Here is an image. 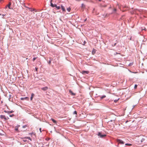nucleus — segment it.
<instances>
[{
    "label": "nucleus",
    "mask_w": 147,
    "mask_h": 147,
    "mask_svg": "<svg viewBox=\"0 0 147 147\" xmlns=\"http://www.w3.org/2000/svg\"><path fill=\"white\" fill-rule=\"evenodd\" d=\"M74 114H75L76 115H77V112L76 111H75L74 113Z\"/></svg>",
    "instance_id": "nucleus-25"
},
{
    "label": "nucleus",
    "mask_w": 147,
    "mask_h": 147,
    "mask_svg": "<svg viewBox=\"0 0 147 147\" xmlns=\"http://www.w3.org/2000/svg\"><path fill=\"white\" fill-rule=\"evenodd\" d=\"M114 11H116V9H114Z\"/></svg>",
    "instance_id": "nucleus-32"
},
{
    "label": "nucleus",
    "mask_w": 147,
    "mask_h": 147,
    "mask_svg": "<svg viewBox=\"0 0 147 147\" xmlns=\"http://www.w3.org/2000/svg\"><path fill=\"white\" fill-rule=\"evenodd\" d=\"M106 97V96L105 95H104L102 96H101L100 97V98L101 99H102Z\"/></svg>",
    "instance_id": "nucleus-13"
},
{
    "label": "nucleus",
    "mask_w": 147,
    "mask_h": 147,
    "mask_svg": "<svg viewBox=\"0 0 147 147\" xmlns=\"http://www.w3.org/2000/svg\"><path fill=\"white\" fill-rule=\"evenodd\" d=\"M82 7L83 8H85V5L83 3L82 4Z\"/></svg>",
    "instance_id": "nucleus-21"
},
{
    "label": "nucleus",
    "mask_w": 147,
    "mask_h": 147,
    "mask_svg": "<svg viewBox=\"0 0 147 147\" xmlns=\"http://www.w3.org/2000/svg\"><path fill=\"white\" fill-rule=\"evenodd\" d=\"M137 85H136V84H135V86H134V88L135 89H136L137 88Z\"/></svg>",
    "instance_id": "nucleus-24"
},
{
    "label": "nucleus",
    "mask_w": 147,
    "mask_h": 147,
    "mask_svg": "<svg viewBox=\"0 0 147 147\" xmlns=\"http://www.w3.org/2000/svg\"><path fill=\"white\" fill-rule=\"evenodd\" d=\"M125 146H131V145H131V144H125Z\"/></svg>",
    "instance_id": "nucleus-20"
},
{
    "label": "nucleus",
    "mask_w": 147,
    "mask_h": 147,
    "mask_svg": "<svg viewBox=\"0 0 147 147\" xmlns=\"http://www.w3.org/2000/svg\"><path fill=\"white\" fill-rule=\"evenodd\" d=\"M35 69H36V71H37V69H38V68L36 67L35 68Z\"/></svg>",
    "instance_id": "nucleus-30"
},
{
    "label": "nucleus",
    "mask_w": 147,
    "mask_h": 147,
    "mask_svg": "<svg viewBox=\"0 0 147 147\" xmlns=\"http://www.w3.org/2000/svg\"><path fill=\"white\" fill-rule=\"evenodd\" d=\"M51 120L53 121V123H56V122H57L55 120H54V119H51Z\"/></svg>",
    "instance_id": "nucleus-15"
},
{
    "label": "nucleus",
    "mask_w": 147,
    "mask_h": 147,
    "mask_svg": "<svg viewBox=\"0 0 147 147\" xmlns=\"http://www.w3.org/2000/svg\"><path fill=\"white\" fill-rule=\"evenodd\" d=\"M28 127V125H23V126H22V127H23V128H26V127Z\"/></svg>",
    "instance_id": "nucleus-18"
},
{
    "label": "nucleus",
    "mask_w": 147,
    "mask_h": 147,
    "mask_svg": "<svg viewBox=\"0 0 147 147\" xmlns=\"http://www.w3.org/2000/svg\"><path fill=\"white\" fill-rule=\"evenodd\" d=\"M39 130L40 131V132H42V131H41V128H40Z\"/></svg>",
    "instance_id": "nucleus-28"
},
{
    "label": "nucleus",
    "mask_w": 147,
    "mask_h": 147,
    "mask_svg": "<svg viewBox=\"0 0 147 147\" xmlns=\"http://www.w3.org/2000/svg\"><path fill=\"white\" fill-rule=\"evenodd\" d=\"M98 135L99 136V137L100 138H103L105 137L106 135L105 134H102L100 132H99L98 134Z\"/></svg>",
    "instance_id": "nucleus-1"
},
{
    "label": "nucleus",
    "mask_w": 147,
    "mask_h": 147,
    "mask_svg": "<svg viewBox=\"0 0 147 147\" xmlns=\"http://www.w3.org/2000/svg\"><path fill=\"white\" fill-rule=\"evenodd\" d=\"M46 140H47V138L46 139Z\"/></svg>",
    "instance_id": "nucleus-38"
},
{
    "label": "nucleus",
    "mask_w": 147,
    "mask_h": 147,
    "mask_svg": "<svg viewBox=\"0 0 147 147\" xmlns=\"http://www.w3.org/2000/svg\"><path fill=\"white\" fill-rule=\"evenodd\" d=\"M11 5V2L9 3V4L8 5H7V6H6V7H7V6L9 9H10V6Z\"/></svg>",
    "instance_id": "nucleus-8"
},
{
    "label": "nucleus",
    "mask_w": 147,
    "mask_h": 147,
    "mask_svg": "<svg viewBox=\"0 0 147 147\" xmlns=\"http://www.w3.org/2000/svg\"><path fill=\"white\" fill-rule=\"evenodd\" d=\"M114 102H116V101H115V100H114Z\"/></svg>",
    "instance_id": "nucleus-37"
},
{
    "label": "nucleus",
    "mask_w": 147,
    "mask_h": 147,
    "mask_svg": "<svg viewBox=\"0 0 147 147\" xmlns=\"http://www.w3.org/2000/svg\"><path fill=\"white\" fill-rule=\"evenodd\" d=\"M69 92H70V93L72 95H75V94L74 93H73L70 90Z\"/></svg>",
    "instance_id": "nucleus-16"
},
{
    "label": "nucleus",
    "mask_w": 147,
    "mask_h": 147,
    "mask_svg": "<svg viewBox=\"0 0 147 147\" xmlns=\"http://www.w3.org/2000/svg\"><path fill=\"white\" fill-rule=\"evenodd\" d=\"M36 59V57H34V58L33 59V61H35V60Z\"/></svg>",
    "instance_id": "nucleus-26"
},
{
    "label": "nucleus",
    "mask_w": 147,
    "mask_h": 147,
    "mask_svg": "<svg viewBox=\"0 0 147 147\" xmlns=\"http://www.w3.org/2000/svg\"><path fill=\"white\" fill-rule=\"evenodd\" d=\"M48 87L46 86L45 87H44L43 88H41V89L44 90V91H46L48 89Z\"/></svg>",
    "instance_id": "nucleus-5"
},
{
    "label": "nucleus",
    "mask_w": 147,
    "mask_h": 147,
    "mask_svg": "<svg viewBox=\"0 0 147 147\" xmlns=\"http://www.w3.org/2000/svg\"><path fill=\"white\" fill-rule=\"evenodd\" d=\"M99 0V1H100V0Z\"/></svg>",
    "instance_id": "nucleus-41"
},
{
    "label": "nucleus",
    "mask_w": 147,
    "mask_h": 147,
    "mask_svg": "<svg viewBox=\"0 0 147 147\" xmlns=\"http://www.w3.org/2000/svg\"><path fill=\"white\" fill-rule=\"evenodd\" d=\"M117 5L119 7V5L118 4H117Z\"/></svg>",
    "instance_id": "nucleus-33"
},
{
    "label": "nucleus",
    "mask_w": 147,
    "mask_h": 147,
    "mask_svg": "<svg viewBox=\"0 0 147 147\" xmlns=\"http://www.w3.org/2000/svg\"><path fill=\"white\" fill-rule=\"evenodd\" d=\"M32 133H30V134H31V135H32Z\"/></svg>",
    "instance_id": "nucleus-36"
},
{
    "label": "nucleus",
    "mask_w": 147,
    "mask_h": 147,
    "mask_svg": "<svg viewBox=\"0 0 147 147\" xmlns=\"http://www.w3.org/2000/svg\"><path fill=\"white\" fill-rule=\"evenodd\" d=\"M15 130L16 131H18V128L17 127H15Z\"/></svg>",
    "instance_id": "nucleus-23"
},
{
    "label": "nucleus",
    "mask_w": 147,
    "mask_h": 147,
    "mask_svg": "<svg viewBox=\"0 0 147 147\" xmlns=\"http://www.w3.org/2000/svg\"><path fill=\"white\" fill-rule=\"evenodd\" d=\"M0 118L1 119H4L5 120H6L7 119V118L5 117V115H1L0 116Z\"/></svg>",
    "instance_id": "nucleus-6"
},
{
    "label": "nucleus",
    "mask_w": 147,
    "mask_h": 147,
    "mask_svg": "<svg viewBox=\"0 0 147 147\" xmlns=\"http://www.w3.org/2000/svg\"><path fill=\"white\" fill-rule=\"evenodd\" d=\"M30 11H32V10H30Z\"/></svg>",
    "instance_id": "nucleus-39"
},
{
    "label": "nucleus",
    "mask_w": 147,
    "mask_h": 147,
    "mask_svg": "<svg viewBox=\"0 0 147 147\" xmlns=\"http://www.w3.org/2000/svg\"><path fill=\"white\" fill-rule=\"evenodd\" d=\"M24 138H22V139H23V141L24 142H27V140H25V139H24Z\"/></svg>",
    "instance_id": "nucleus-19"
},
{
    "label": "nucleus",
    "mask_w": 147,
    "mask_h": 147,
    "mask_svg": "<svg viewBox=\"0 0 147 147\" xmlns=\"http://www.w3.org/2000/svg\"><path fill=\"white\" fill-rule=\"evenodd\" d=\"M55 7L58 9H59L61 8L60 6H58L57 5H56V6Z\"/></svg>",
    "instance_id": "nucleus-17"
},
{
    "label": "nucleus",
    "mask_w": 147,
    "mask_h": 147,
    "mask_svg": "<svg viewBox=\"0 0 147 147\" xmlns=\"http://www.w3.org/2000/svg\"><path fill=\"white\" fill-rule=\"evenodd\" d=\"M96 50L94 49H93L92 51V54L93 55H94V54L95 53Z\"/></svg>",
    "instance_id": "nucleus-12"
},
{
    "label": "nucleus",
    "mask_w": 147,
    "mask_h": 147,
    "mask_svg": "<svg viewBox=\"0 0 147 147\" xmlns=\"http://www.w3.org/2000/svg\"><path fill=\"white\" fill-rule=\"evenodd\" d=\"M116 43H115V44H114V46H115V45H116Z\"/></svg>",
    "instance_id": "nucleus-34"
},
{
    "label": "nucleus",
    "mask_w": 147,
    "mask_h": 147,
    "mask_svg": "<svg viewBox=\"0 0 147 147\" xmlns=\"http://www.w3.org/2000/svg\"><path fill=\"white\" fill-rule=\"evenodd\" d=\"M3 0H0V2L1 3L2 2H3Z\"/></svg>",
    "instance_id": "nucleus-29"
},
{
    "label": "nucleus",
    "mask_w": 147,
    "mask_h": 147,
    "mask_svg": "<svg viewBox=\"0 0 147 147\" xmlns=\"http://www.w3.org/2000/svg\"><path fill=\"white\" fill-rule=\"evenodd\" d=\"M4 112H5V113H8V112H7V111H4ZM9 112L10 113H12V112H11V111H10H10H8V112Z\"/></svg>",
    "instance_id": "nucleus-27"
},
{
    "label": "nucleus",
    "mask_w": 147,
    "mask_h": 147,
    "mask_svg": "<svg viewBox=\"0 0 147 147\" xmlns=\"http://www.w3.org/2000/svg\"><path fill=\"white\" fill-rule=\"evenodd\" d=\"M34 93H32L31 94V96L30 98V100H32V99L33 98V97H34Z\"/></svg>",
    "instance_id": "nucleus-9"
},
{
    "label": "nucleus",
    "mask_w": 147,
    "mask_h": 147,
    "mask_svg": "<svg viewBox=\"0 0 147 147\" xmlns=\"http://www.w3.org/2000/svg\"><path fill=\"white\" fill-rule=\"evenodd\" d=\"M46 145L43 144L42 147H49V143H46Z\"/></svg>",
    "instance_id": "nucleus-3"
},
{
    "label": "nucleus",
    "mask_w": 147,
    "mask_h": 147,
    "mask_svg": "<svg viewBox=\"0 0 147 147\" xmlns=\"http://www.w3.org/2000/svg\"><path fill=\"white\" fill-rule=\"evenodd\" d=\"M52 0H51V2H52ZM56 5H57L56 4H53L51 2V7H55L56 6Z\"/></svg>",
    "instance_id": "nucleus-7"
},
{
    "label": "nucleus",
    "mask_w": 147,
    "mask_h": 147,
    "mask_svg": "<svg viewBox=\"0 0 147 147\" xmlns=\"http://www.w3.org/2000/svg\"><path fill=\"white\" fill-rule=\"evenodd\" d=\"M24 139H28L29 140H30L32 141V139L30 138V137H24Z\"/></svg>",
    "instance_id": "nucleus-11"
},
{
    "label": "nucleus",
    "mask_w": 147,
    "mask_h": 147,
    "mask_svg": "<svg viewBox=\"0 0 147 147\" xmlns=\"http://www.w3.org/2000/svg\"><path fill=\"white\" fill-rule=\"evenodd\" d=\"M26 98L28 99L29 98L28 97H24V98H21V100H24L26 99Z\"/></svg>",
    "instance_id": "nucleus-14"
},
{
    "label": "nucleus",
    "mask_w": 147,
    "mask_h": 147,
    "mask_svg": "<svg viewBox=\"0 0 147 147\" xmlns=\"http://www.w3.org/2000/svg\"><path fill=\"white\" fill-rule=\"evenodd\" d=\"M89 73V71H82V73L83 74H88Z\"/></svg>",
    "instance_id": "nucleus-4"
},
{
    "label": "nucleus",
    "mask_w": 147,
    "mask_h": 147,
    "mask_svg": "<svg viewBox=\"0 0 147 147\" xmlns=\"http://www.w3.org/2000/svg\"><path fill=\"white\" fill-rule=\"evenodd\" d=\"M61 7L62 10L64 11H65V9L64 6L62 5H61Z\"/></svg>",
    "instance_id": "nucleus-10"
},
{
    "label": "nucleus",
    "mask_w": 147,
    "mask_h": 147,
    "mask_svg": "<svg viewBox=\"0 0 147 147\" xmlns=\"http://www.w3.org/2000/svg\"><path fill=\"white\" fill-rule=\"evenodd\" d=\"M86 20V19L84 20V21H85Z\"/></svg>",
    "instance_id": "nucleus-35"
},
{
    "label": "nucleus",
    "mask_w": 147,
    "mask_h": 147,
    "mask_svg": "<svg viewBox=\"0 0 147 147\" xmlns=\"http://www.w3.org/2000/svg\"><path fill=\"white\" fill-rule=\"evenodd\" d=\"M116 140L117 142L119 144H123L124 143V142L121 140L117 139Z\"/></svg>",
    "instance_id": "nucleus-2"
},
{
    "label": "nucleus",
    "mask_w": 147,
    "mask_h": 147,
    "mask_svg": "<svg viewBox=\"0 0 147 147\" xmlns=\"http://www.w3.org/2000/svg\"><path fill=\"white\" fill-rule=\"evenodd\" d=\"M76 0L78 1H81V0Z\"/></svg>",
    "instance_id": "nucleus-31"
},
{
    "label": "nucleus",
    "mask_w": 147,
    "mask_h": 147,
    "mask_svg": "<svg viewBox=\"0 0 147 147\" xmlns=\"http://www.w3.org/2000/svg\"><path fill=\"white\" fill-rule=\"evenodd\" d=\"M67 10L69 12L70 11L71 8L70 7H69L67 9Z\"/></svg>",
    "instance_id": "nucleus-22"
},
{
    "label": "nucleus",
    "mask_w": 147,
    "mask_h": 147,
    "mask_svg": "<svg viewBox=\"0 0 147 147\" xmlns=\"http://www.w3.org/2000/svg\"><path fill=\"white\" fill-rule=\"evenodd\" d=\"M10 117H11V115H10Z\"/></svg>",
    "instance_id": "nucleus-40"
}]
</instances>
